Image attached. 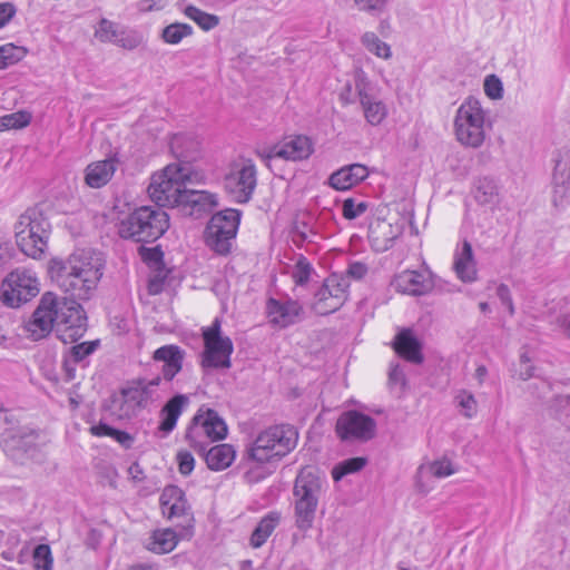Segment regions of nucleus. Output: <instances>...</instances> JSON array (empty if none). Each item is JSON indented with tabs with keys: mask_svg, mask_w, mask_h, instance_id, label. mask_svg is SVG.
<instances>
[{
	"mask_svg": "<svg viewBox=\"0 0 570 570\" xmlns=\"http://www.w3.org/2000/svg\"><path fill=\"white\" fill-rule=\"evenodd\" d=\"M53 327L63 343L77 342L87 331V316L78 302L47 292L27 322L26 330L37 341L50 334Z\"/></svg>",
	"mask_w": 570,
	"mask_h": 570,
	"instance_id": "obj_1",
	"label": "nucleus"
},
{
	"mask_svg": "<svg viewBox=\"0 0 570 570\" xmlns=\"http://www.w3.org/2000/svg\"><path fill=\"white\" fill-rule=\"evenodd\" d=\"M191 181L190 167L169 164L151 176L148 194L159 208L183 206L202 212L217 205L215 195L189 188Z\"/></svg>",
	"mask_w": 570,
	"mask_h": 570,
	"instance_id": "obj_2",
	"label": "nucleus"
},
{
	"mask_svg": "<svg viewBox=\"0 0 570 570\" xmlns=\"http://www.w3.org/2000/svg\"><path fill=\"white\" fill-rule=\"evenodd\" d=\"M105 259L100 253L79 250L66 261L52 259L49 268L52 281L66 293L69 299H89L102 277Z\"/></svg>",
	"mask_w": 570,
	"mask_h": 570,
	"instance_id": "obj_3",
	"label": "nucleus"
},
{
	"mask_svg": "<svg viewBox=\"0 0 570 570\" xmlns=\"http://www.w3.org/2000/svg\"><path fill=\"white\" fill-rule=\"evenodd\" d=\"M325 484L326 481L312 466L298 472L293 487L294 523L298 531L306 533L313 528Z\"/></svg>",
	"mask_w": 570,
	"mask_h": 570,
	"instance_id": "obj_4",
	"label": "nucleus"
},
{
	"mask_svg": "<svg viewBox=\"0 0 570 570\" xmlns=\"http://www.w3.org/2000/svg\"><path fill=\"white\" fill-rule=\"evenodd\" d=\"M169 228L168 214L154 206L136 208L118 225V235L137 243H150L161 237Z\"/></svg>",
	"mask_w": 570,
	"mask_h": 570,
	"instance_id": "obj_5",
	"label": "nucleus"
},
{
	"mask_svg": "<svg viewBox=\"0 0 570 570\" xmlns=\"http://www.w3.org/2000/svg\"><path fill=\"white\" fill-rule=\"evenodd\" d=\"M50 233L51 224L43 210L31 207L16 224V243L24 255L38 259L45 254Z\"/></svg>",
	"mask_w": 570,
	"mask_h": 570,
	"instance_id": "obj_6",
	"label": "nucleus"
},
{
	"mask_svg": "<svg viewBox=\"0 0 570 570\" xmlns=\"http://www.w3.org/2000/svg\"><path fill=\"white\" fill-rule=\"evenodd\" d=\"M297 444V432L291 425H275L262 431L247 449V459L256 463L279 460Z\"/></svg>",
	"mask_w": 570,
	"mask_h": 570,
	"instance_id": "obj_7",
	"label": "nucleus"
},
{
	"mask_svg": "<svg viewBox=\"0 0 570 570\" xmlns=\"http://www.w3.org/2000/svg\"><path fill=\"white\" fill-rule=\"evenodd\" d=\"M454 132L458 141L466 147L479 148L485 139V111L479 99L466 98L454 117Z\"/></svg>",
	"mask_w": 570,
	"mask_h": 570,
	"instance_id": "obj_8",
	"label": "nucleus"
},
{
	"mask_svg": "<svg viewBox=\"0 0 570 570\" xmlns=\"http://www.w3.org/2000/svg\"><path fill=\"white\" fill-rule=\"evenodd\" d=\"M227 425L213 409H199L188 426L185 440L196 452H205L209 443L224 440Z\"/></svg>",
	"mask_w": 570,
	"mask_h": 570,
	"instance_id": "obj_9",
	"label": "nucleus"
},
{
	"mask_svg": "<svg viewBox=\"0 0 570 570\" xmlns=\"http://www.w3.org/2000/svg\"><path fill=\"white\" fill-rule=\"evenodd\" d=\"M240 213L225 209L212 216L206 225L204 238L206 245L218 255H228L236 237Z\"/></svg>",
	"mask_w": 570,
	"mask_h": 570,
	"instance_id": "obj_10",
	"label": "nucleus"
},
{
	"mask_svg": "<svg viewBox=\"0 0 570 570\" xmlns=\"http://www.w3.org/2000/svg\"><path fill=\"white\" fill-rule=\"evenodd\" d=\"M220 321L215 318L210 326L203 330L204 352L202 366L204 368H229L234 345L228 336L222 335Z\"/></svg>",
	"mask_w": 570,
	"mask_h": 570,
	"instance_id": "obj_11",
	"label": "nucleus"
},
{
	"mask_svg": "<svg viewBox=\"0 0 570 570\" xmlns=\"http://www.w3.org/2000/svg\"><path fill=\"white\" fill-rule=\"evenodd\" d=\"M350 282L344 275L331 274L314 294L312 309L318 315H328L340 309L347 299Z\"/></svg>",
	"mask_w": 570,
	"mask_h": 570,
	"instance_id": "obj_12",
	"label": "nucleus"
},
{
	"mask_svg": "<svg viewBox=\"0 0 570 570\" xmlns=\"http://www.w3.org/2000/svg\"><path fill=\"white\" fill-rule=\"evenodd\" d=\"M38 285L37 278L30 272L16 269L2 283V303L8 307H20L38 295Z\"/></svg>",
	"mask_w": 570,
	"mask_h": 570,
	"instance_id": "obj_13",
	"label": "nucleus"
},
{
	"mask_svg": "<svg viewBox=\"0 0 570 570\" xmlns=\"http://www.w3.org/2000/svg\"><path fill=\"white\" fill-rule=\"evenodd\" d=\"M335 432L342 441L366 442L375 436L376 422L367 414L348 410L338 416Z\"/></svg>",
	"mask_w": 570,
	"mask_h": 570,
	"instance_id": "obj_14",
	"label": "nucleus"
},
{
	"mask_svg": "<svg viewBox=\"0 0 570 570\" xmlns=\"http://www.w3.org/2000/svg\"><path fill=\"white\" fill-rule=\"evenodd\" d=\"M40 432L30 428H20L2 436L1 445L8 456L14 461L33 458L40 445Z\"/></svg>",
	"mask_w": 570,
	"mask_h": 570,
	"instance_id": "obj_15",
	"label": "nucleus"
},
{
	"mask_svg": "<svg viewBox=\"0 0 570 570\" xmlns=\"http://www.w3.org/2000/svg\"><path fill=\"white\" fill-rule=\"evenodd\" d=\"M159 501L164 515L168 519H183L179 523L184 531L181 535H191L194 517L185 492L177 485H168L163 490Z\"/></svg>",
	"mask_w": 570,
	"mask_h": 570,
	"instance_id": "obj_16",
	"label": "nucleus"
},
{
	"mask_svg": "<svg viewBox=\"0 0 570 570\" xmlns=\"http://www.w3.org/2000/svg\"><path fill=\"white\" fill-rule=\"evenodd\" d=\"M266 314L274 327L286 328L306 318L303 304L291 297L285 299L268 298L266 302Z\"/></svg>",
	"mask_w": 570,
	"mask_h": 570,
	"instance_id": "obj_17",
	"label": "nucleus"
},
{
	"mask_svg": "<svg viewBox=\"0 0 570 570\" xmlns=\"http://www.w3.org/2000/svg\"><path fill=\"white\" fill-rule=\"evenodd\" d=\"M257 185V170L252 160L243 164L236 173L226 177L225 188L234 200L245 204L250 200Z\"/></svg>",
	"mask_w": 570,
	"mask_h": 570,
	"instance_id": "obj_18",
	"label": "nucleus"
},
{
	"mask_svg": "<svg viewBox=\"0 0 570 570\" xmlns=\"http://www.w3.org/2000/svg\"><path fill=\"white\" fill-rule=\"evenodd\" d=\"M95 37L104 43H114L127 50H134L142 42V37L137 31L126 30L120 24L100 19L95 30Z\"/></svg>",
	"mask_w": 570,
	"mask_h": 570,
	"instance_id": "obj_19",
	"label": "nucleus"
},
{
	"mask_svg": "<svg viewBox=\"0 0 570 570\" xmlns=\"http://www.w3.org/2000/svg\"><path fill=\"white\" fill-rule=\"evenodd\" d=\"M312 153L313 145L311 139L302 135L285 141L282 146L256 150L257 156L265 161L275 157L287 160H302L308 158Z\"/></svg>",
	"mask_w": 570,
	"mask_h": 570,
	"instance_id": "obj_20",
	"label": "nucleus"
},
{
	"mask_svg": "<svg viewBox=\"0 0 570 570\" xmlns=\"http://www.w3.org/2000/svg\"><path fill=\"white\" fill-rule=\"evenodd\" d=\"M355 87L366 121L372 126L380 125L387 115L386 106L372 94L363 79L357 80Z\"/></svg>",
	"mask_w": 570,
	"mask_h": 570,
	"instance_id": "obj_21",
	"label": "nucleus"
},
{
	"mask_svg": "<svg viewBox=\"0 0 570 570\" xmlns=\"http://www.w3.org/2000/svg\"><path fill=\"white\" fill-rule=\"evenodd\" d=\"M161 382L160 376L153 380H138L122 390L126 402H131L139 407H146L160 399L157 389Z\"/></svg>",
	"mask_w": 570,
	"mask_h": 570,
	"instance_id": "obj_22",
	"label": "nucleus"
},
{
	"mask_svg": "<svg viewBox=\"0 0 570 570\" xmlns=\"http://www.w3.org/2000/svg\"><path fill=\"white\" fill-rule=\"evenodd\" d=\"M185 355V351L178 345L169 344L157 348L153 360L163 363V377L170 382L181 371Z\"/></svg>",
	"mask_w": 570,
	"mask_h": 570,
	"instance_id": "obj_23",
	"label": "nucleus"
},
{
	"mask_svg": "<svg viewBox=\"0 0 570 570\" xmlns=\"http://www.w3.org/2000/svg\"><path fill=\"white\" fill-rule=\"evenodd\" d=\"M395 289L403 294L421 296L432 288V282L425 274L416 271H404L393 281Z\"/></svg>",
	"mask_w": 570,
	"mask_h": 570,
	"instance_id": "obj_24",
	"label": "nucleus"
},
{
	"mask_svg": "<svg viewBox=\"0 0 570 570\" xmlns=\"http://www.w3.org/2000/svg\"><path fill=\"white\" fill-rule=\"evenodd\" d=\"M401 235V229L386 220L377 219L370 225L368 242L373 250L383 253L393 246L394 240Z\"/></svg>",
	"mask_w": 570,
	"mask_h": 570,
	"instance_id": "obj_25",
	"label": "nucleus"
},
{
	"mask_svg": "<svg viewBox=\"0 0 570 570\" xmlns=\"http://www.w3.org/2000/svg\"><path fill=\"white\" fill-rule=\"evenodd\" d=\"M119 160L116 155L99 161L89 164L85 169V181L91 188H101L107 185L115 171Z\"/></svg>",
	"mask_w": 570,
	"mask_h": 570,
	"instance_id": "obj_26",
	"label": "nucleus"
},
{
	"mask_svg": "<svg viewBox=\"0 0 570 570\" xmlns=\"http://www.w3.org/2000/svg\"><path fill=\"white\" fill-rule=\"evenodd\" d=\"M367 176V167L356 163L334 171L328 178V184L336 190H347L363 181Z\"/></svg>",
	"mask_w": 570,
	"mask_h": 570,
	"instance_id": "obj_27",
	"label": "nucleus"
},
{
	"mask_svg": "<svg viewBox=\"0 0 570 570\" xmlns=\"http://www.w3.org/2000/svg\"><path fill=\"white\" fill-rule=\"evenodd\" d=\"M170 150L178 159L177 164L190 167L189 164L199 156L200 144L190 134H176L170 140Z\"/></svg>",
	"mask_w": 570,
	"mask_h": 570,
	"instance_id": "obj_28",
	"label": "nucleus"
},
{
	"mask_svg": "<svg viewBox=\"0 0 570 570\" xmlns=\"http://www.w3.org/2000/svg\"><path fill=\"white\" fill-rule=\"evenodd\" d=\"M187 404L188 397L184 394H177L164 405L160 411L161 421L158 426V432L161 438H166L174 431L177 421Z\"/></svg>",
	"mask_w": 570,
	"mask_h": 570,
	"instance_id": "obj_29",
	"label": "nucleus"
},
{
	"mask_svg": "<svg viewBox=\"0 0 570 570\" xmlns=\"http://www.w3.org/2000/svg\"><path fill=\"white\" fill-rule=\"evenodd\" d=\"M394 350L411 363L421 364L423 362L422 345L410 328H403L395 336Z\"/></svg>",
	"mask_w": 570,
	"mask_h": 570,
	"instance_id": "obj_30",
	"label": "nucleus"
},
{
	"mask_svg": "<svg viewBox=\"0 0 570 570\" xmlns=\"http://www.w3.org/2000/svg\"><path fill=\"white\" fill-rule=\"evenodd\" d=\"M552 186L554 206L563 205L564 199L570 195V155L566 160L556 161Z\"/></svg>",
	"mask_w": 570,
	"mask_h": 570,
	"instance_id": "obj_31",
	"label": "nucleus"
},
{
	"mask_svg": "<svg viewBox=\"0 0 570 570\" xmlns=\"http://www.w3.org/2000/svg\"><path fill=\"white\" fill-rule=\"evenodd\" d=\"M205 458L207 466L213 471H222L227 469L235 459V450L230 444H217L205 452H197Z\"/></svg>",
	"mask_w": 570,
	"mask_h": 570,
	"instance_id": "obj_32",
	"label": "nucleus"
},
{
	"mask_svg": "<svg viewBox=\"0 0 570 570\" xmlns=\"http://www.w3.org/2000/svg\"><path fill=\"white\" fill-rule=\"evenodd\" d=\"M454 269L461 281L465 283L475 281L476 268L470 242L463 240L461 250L455 254Z\"/></svg>",
	"mask_w": 570,
	"mask_h": 570,
	"instance_id": "obj_33",
	"label": "nucleus"
},
{
	"mask_svg": "<svg viewBox=\"0 0 570 570\" xmlns=\"http://www.w3.org/2000/svg\"><path fill=\"white\" fill-rule=\"evenodd\" d=\"M473 196L478 204L493 207L500 202V187L492 177H479L474 181Z\"/></svg>",
	"mask_w": 570,
	"mask_h": 570,
	"instance_id": "obj_34",
	"label": "nucleus"
},
{
	"mask_svg": "<svg viewBox=\"0 0 570 570\" xmlns=\"http://www.w3.org/2000/svg\"><path fill=\"white\" fill-rule=\"evenodd\" d=\"M281 519L282 514L279 511H269L253 530L249 544L255 549L261 548L277 528Z\"/></svg>",
	"mask_w": 570,
	"mask_h": 570,
	"instance_id": "obj_35",
	"label": "nucleus"
},
{
	"mask_svg": "<svg viewBox=\"0 0 570 570\" xmlns=\"http://www.w3.org/2000/svg\"><path fill=\"white\" fill-rule=\"evenodd\" d=\"M178 543V535L171 529H163L154 531L147 549L151 552L163 554L173 551Z\"/></svg>",
	"mask_w": 570,
	"mask_h": 570,
	"instance_id": "obj_36",
	"label": "nucleus"
},
{
	"mask_svg": "<svg viewBox=\"0 0 570 570\" xmlns=\"http://www.w3.org/2000/svg\"><path fill=\"white\" fill-rule=\"evenodd\" d=\"M314 217L307 213L299 215L293 226V232L301 242H314L317 232L314 228Z\"/></svg>",
	"mask_w": 570,
	"mask_h": 570,
	"instance_id": "obj_37",
	"label": "nucleus"
},
{
	"mask_svg": "<svg viewBox=\"0 0 570 570\" xmlns=\"http://www.w3.org/2000/svg\"><path fill=\"white\" fill-rule=\"evenodd\" d=\"M184 13L205 31H209L219 24V17L207 13L194 6H187Z\"/></svg>",
	"mask_w": 570,
	"mask_h": 570,
	"instance_id": "obj_38",
	"label": "nucleus"
},
{
	"mask_svg": "<svg viewBox=\"0 0 570 570\" xmlns=\"http://www.w3.org/2000/svg\"><path fill=\"white\" fill-rule=\"evenodd\" d=\"M27 55L24 47L16 46L13 43H6L0 46V69H6L17 62L21 61Z\"/></svg>",
	"mask_w": 570,
	"mask_h": 570,
	"instance_id": "obj_39",
	"label": "nucleus"
},
{
	"mask_svg": "<svg viewBox=\"0 0 570 570\" xmlns=\"http://www.w3.org/2000/svg\"><path fill=\"white\" fill-rule=\"evenodd\" d=\"M366 465V459L355 456L346 459L334 466L332 476L335 481H340L345 475L361 471Z\"/></svg>",
	"mask_w": 570,
	"mask_h": 570,
	"instance_id": "obj_40",
	"label": "nucleus"
},
{
	"mask_svg": "<svg viewBox=\"0 0 570 570\" xmlns=\"http://www.w3.org/2000/svg\"><path fill=\"white\" fill-rule=\"evenodd\" d=\"M193 28L187 23H171L164 28L161 38L165 42L170 45L179 43L185 37L190 36Z\"/></svg>",
	"mask_w": 570,
	"mask_h": 570,
	"instance_id": "obj_41",
	"label": "nucleus"
},
{
	"mask_svg": "<svg viewBox=\"0 0 570 570\" xmlns=\"http://www.w3.org/2000/svg\"><path fill=\"white\" fill-rule=\"evenodd\" d=\"M362 43L379 58L389 59L391 57L390 46L380 40L374 32H365L362 37Z\"/></svg>",
	"mask_w": 570,
	"mask_h": 570,
	"instance_id": "obj_42",
	"label": "nucleus"
},
{
	"mask_svg": "<svg viewBox=\"0 0 570 570\" xmlns=\"http://www.w3.org/2000/svg\"><path fill=\"white\" fill-rule=\"evenodd\" d=\"M454 401L461 409V413L463 416L472 419L473 416L476 415L478 402L471 392L466 390H460L454 396Z\"/></svg>",
	"mask_w": 570,
	"mask_h": 570,
	"instance_id": "obj_43",
	"label": "nucleus"
},
{
	"mask_svg": "<svg viewBox=\"0 0 570 570\" xmlns=\"http://www.w3.org/2000/svg\"><path fill=\"white\" fill-rule=\"evenodd\" d=\"M313 266L307 261L306 257L301 256L292 272V277L294 279L295 285L297 286H304L311 278V275L313 273Z\"/></svg>",
	"mask_w": 570,
	"mask_h": 570,
	"instance_id": "obj_44",
	"label": "nucleus"
},
{
	"mask_svg": "<svg viewBox=\"0 0 570 570\" xmlns=\"http://www.w3.org/2000/svg\"><path fill=\"white\" fill-rule=\"evenodd\" d=\"M99 346V341L82 342L71 346L66 354L76 363L83 362Z\"/></svg>",
	"mask_w": 570,
	"mask_h": 570,
	"instance_id": "obj_45",
	"label": "nucleus"
},
{
	"mask_svg": "<svg viewBox=\"0 0 570 570\" xmlns=\"http://www.w3.org/2000/svg\"><path fill=\"white\" fill-rule=\"evenodd\" d=\"M52 554L48 544H38L33 550V566L37 570L52 569Z\"/></svg>",
	"mask_w": 570,
	"mask_h": 570,
	"instance_id": "obj_46",
	"label": "nucleus"
},
{
	"mask_svg": "<svg viewBox=\"0 0 570 570\" xmlns=\"http://www.w3.org/2000/svg\"><path fill=\"white\" fill-rule=\"evenodd\" d=\"M32 119L29 111L19 110L3 116L6 129H20L27 127Z\"/></svg>",
	"mask_w": 570,
	"mask_h": 570,
	"instance_id": "obj_47",
	"label": "nucleus"
},
{
	"mask_svg": "<svg viewBox=\"0 0 570 570\" xmlns=\"http://www.w3.org/2000/svg\"><path fill=\"white\" fill-rule=\"evenodd\" d=\"M343 216L346 219H355L367 209V204L364 202L355 203L353 198H347L343 202Z\"/></svg>",
	"mask_w": 570,
	"mask_h": 570,
	"instance_id": "obj_48",
	"label": "nucleus"
},
{
	"mask_svg": "<svg viewBox=\"0 0 570 570\" xmlns=\"http://www.w3.org/2000/svg\"><path fill=\"white\" fill-rule=\"evenodd\" d=\"M484 91L491 99L501 98L503 95L501 80L494 75L488 76L484 80Z\"/></svg>",
	"mask_w": 570,
	"mask_h": 570,
	"instance_id": "obj_49",
	"label": "nucleus"
},
{
	"mask_svg": "<svg viewBox=\"0 0 570 570\" xmlns=\"http://www.w3.org/2000/svg\"><path fill=\"white\" fill-rule=\"evenodd\" d=\"M178 471L183 475H189L195 468V459L188 451H179L176 455Z\"/></svg>",
	"mask_w": 570,
	"mask_h": 570,
	"instance_id": "obj_50",
	"label": "nucleus"
},
{
	"mask_svg": "<svg viewBox=\"0 0 570 570\" xmlns=\"http://www.w3.org/2000/svg\"><path fill=\"white\" fill-rule=\"evenodd\" d=\"M429 470L435 478H445L454 473L452 463L449 460L434 461Z\"/></svg>",
	"mask_w": 570,
	"mask_h": 570,
	"instance_id": "obj_51",
	"label": "nucleus"
},
{
	"mask_svg": "<svg viewBox=\"0 0 570 570\" xmlns=\"http://www.w3.org/2000/svg\"><path fill=\"white\" fill-rule=\"evenodd\" d=\"M368 272V267L365 263L362 262H353L348 265L346 269V275L344 277L353 278L360 281L365 277Z\"/></svg>",
	"mask_w": 570,
	"mask_h": 570,
	"instance_id": "obj_52",
	"label": "nucleus"
},
{
	"mask_svg": "<svg viewBox=\"0 0 570 570\" xmlns=\"http://www.w3.org/2000/svg\"><path fill=\"white\" fill-rule=\"evenodd\" d=\"M497 295L501 304L508 308L509 314L514 315V305L508 285L500 284L497 288Z\"/></svg>",
	"mask_w": 570,
	"mask_h": 570,
	"instance_id": "obj_53",
	"label": "nucleus"
},
{
	"mask_svg": "<svg viewBox=\"0 0 570 570\" xmlns=\"http://www.w3.org/2000/svg\"><path fill=\"white\" fill-rule=\"evenodd\" d=\"M140 255L145 262L151 263V264L161 263L163 257H164V253L161 252V249L159 247H154V248L141 247Z\"/></svg>",
	"mask_w": 570,
	"mask_h": 570,
	"instance_id": "obj_54",
	"label": "nucleus"
},
{
	"mask_svg": "<svg viewBox=\"0 0 570 570\" xmlns=\"http://www.w3.org/2000/svg\"><path fill=\"white\" fill-rule=\"evenodd\" d=\"M16 14V8L10 2L0 3V29L3 28Z\"/></svg>",
	"mask_w": 570,
	"mask_h": 570,
	"instance_id": "obj_55",
	"label": "nucleus"
},
{
	"mask_svg": "<svg viewBox=\"0 0 570 570\" xmlns=\"http://www.w3.org/2000/svg\"><path fill=\"white\" fill-rule=\"evenodd\" d=\"M361 10L373 12L381 11L385 6V0H354Z\"/></svg>",
	"mask_w": 570,
	"mask_h": 570,
	"instance_id": "obj_56",
	"label": "nucleus"
},
{
	"mask_svg": "<svg viewBox=\"0 0 570 570\" xmlns=\"http://www.w3.org/2000/svg\"><path fill=\"white\" fill-rule=\"evenodd\" d=\"M111 438L125 449H130L134 443V438L129 433L117 429H114Z\"/></svg>",
	"mask_w": 570,
	"mask_h": 570,
	"instance_id": "obj_57",
	"label": "nucleus"
},
{
	"mask_svg": "<svg viewBox=\"0 0 570 570\" xmlns=\"http://www.w3.org/2000/svg\"><path fill=\"white\" fill-rule=\"evenodd\" d=\"M166 0H140L138 2V9L142 12L160 10L166 6Z\"/></svg>",
	"mask_w": 570,
	"mask_h": 570,
	"instance_id": "obj_58",
	"label": "nucleus"
},
{
	"mask_svg": "<svg viewBox=\"0 0 570 570\" xmlns=\"http://www.w3.org/2000/svg\"><path fill=\"white\" fill-rule=\"evenodd\" d=\"M76 362L71 361L69 356H65L62 362L63 376L66 382H70L76 377Z\"/></svg>",
	"mask_w": 570,
	"mask_h": 570,
	"instance_id": "obj_59",
	"label": "nucleus"
},
{
	"mask_svg": "<svg viewBox=\"0 0 570 570\" xmlns=\"http://www.w3.org/2000/svg\"><path fill=\"white\" fill-rule=\"evenodd\" d=\"M90 433L95 436L101 438V436H110L112 434L114 428L110 425L99 422L96 425L90 426L89 429Z\"/></svg>",
	"mask_w": 570,
	"mask_h": 570,
	"instance_id": "obj_60",
	"label": "nucleus"
},
{
	"mask_svg": "<svg viewBox=\"0 0 570 570\" xmlns=\"http://www.w3.org/2000/svg\"><path fill=\"white\" fill-rule=\"evenodd\" d=\"M128 473H129L130 478L135 481H141L144 479V471H142L141 466L139 465V463H137V462H134L129 466Z\"/></svg>",
	"mask_w": 570,
	"mask_h": 570,
	"instance_id": "obj_61",
	"label": "nucleus"
},
{
	"mask_svg": "<svg viewBox=\"0 0 570 570\" xmlns=\"http://www.w3.org/2000/svg\"><path fill=\"white\" fill-rule=\"evenodd\" d=\"M127 570H158L155 563H136L130 566Z\"/></svg>",
	"mask_w": 570,
	"mask_h": 570,
	"instance_id": "obj_62",
	"label": "nucleus"
},
{
	"mask_svg": "<svg viewBox=\"0 0 570 570\" xmlns=\"http://www.w3.org/2000/svg\"><path fill=\"white\" fill-rule=\"evenodd\" d=\"M488 374V370L484 365H480L475 370V376L478 377L479 382L482 383L484 377Z\"/></svg>",
	"mask_w": 570,
	"mask_h": 570,
	"instance_id": "obj_63",
	"label": "nucleus"
},
{
	"mask_svg": "<svg viewBox=\"0 0 570 570\" xmlns=\"http://www.w3.org/2000/svg\"><path fill=\"white\" fill-rule=\"evenodd\" d=\"M560 324H561V327L563 328L566 335L568 337H570V318L569 317H563L561 321H560Z\"/></svg>",
	"mask_w": 570,
	"mask_h": 570,
	"instance_id": "obj_64",
	"label": "nucleus"
}]
</instances>
